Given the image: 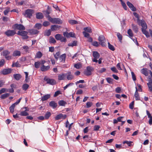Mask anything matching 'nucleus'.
Returning <instances> with one entry per match:
<instances>
[{
  "label": "nucleus",
  "instance_id": "nucleus-1",
  "mask_svg": "<svg viewBox=\"0 0 152 152\" xmlns=\"http://www.w3.org/2000/svg\"><path fill=\"white\" fill-rule=\"evenodd\" d=\"M10 52L9 51L5 50L3 51L1 54L4 56L7 60H9L12 58V56L10 55Z\"/></svg>",
  "mask_w": 152,
  "mask_h": 152
},
{
  "label": "nucleus",
  "instance_id": "nucleus-2",
  "mask_svg": "<svg viewBox=\"0 0 152 152\" xmlns=\"http://www.w3.org/2000/svg\"><path fill=\"white\" fill-rule=\"evenodd\" d=\"M48 20L53 23L60 24L62 23V20L59 18H52L50 17L48 18Z\"/></svg>",
  "mask_w": 152,
  "mask_h": 152
},
{
  "label": "nucleus",
  "instance_id": "nucleus-3",
  "mask_svg": "<svg viewBox=\"0 0 152 152\" xmlns=\"http://www.w3.org/2000/svg\"><path fill=\"white\" fill-rule=\"evenodd\" d=\"M137 22L142 27V30L146 29L147 28V26L144 20H140L139 19L137 20Z\"/></svg>",
  "mask_w": 152,
  "mask_h": 152
},
{
  "label": "nucleus",
  "instance_id": "nucleus-4",
  "mask_svg": "<svg viewBox=\"0 0 152 152\" xmlns=\"http://www.w3.org/2000/svg\"><path fill=\"white\" fill-rule=\"evenodd\" d=\"M92 53L94 58L92 59V61L93 62L97 63L98 62L97 59L99 58L100 57L99 54L96 51H94Z\"/></svg>",
  "mask_w": 152,
  "mask_h": 152
},
{
  "label": "nucleus",
  "instance_id": "nucleus-5",
  "mask_svg": "<svg viewBox=\"0 0 152 152\" xmlns=\"http://www.w3.org/2000/svg\"><path fill=\"white\" fill-rule=\"evenodd\" d=\"M34 13V11L31 9L27 10L25 12V16L28 18H30Z\"/></svg>",
  "mask_w": 152,
  "mask_h": 152
},
{
  "label": "nucleus",
  "instance_id": "nucleus-6",
  "mask_svg": "<svg viewBox=\"0 0 152 152\" xmlns=\"http://www.w3.org/2000/svg\"><path fill=\"white\" fill-rule=\"evenodd\" d=\"M93 70V68L90 66L87 67L86 69L84 72V74L87 76L90 75L91 74V72Z\"/></svg>",
  "mask_w": 152,
  "mask_h": 152
},
{
  "label": "nucleus",
  "instance_id": "nucleus-7",
  "mask_svg": "<svg viewBox=\"0 0 152 152\" xmlns=\"http://www.w3.org/2000/svg\"><path fill=\"white\" fill-rule=\"evenodd\" d=\"M13 28L14 29H17L19 30H24L25 27L21 24H15L13 26Z\"/></svg>",
  "mask_w": 152,
  "mask_h": 152
},
{
  "label": "nucleus",
  "instance_id": "nucleus-8",
  "mask_svg": "<svg viewBox=\"0 0 152 152\" xmlns=\"http://www.w3.org/2000/svg\"><path fill=\"white\" fill-rule=\"evenodd\" d=\"M16 34V31L14 30H8L5 32V34L8 37L12 36Z\"/></svg>",
  "mask_w": 152,
  "mask_h": 152
},
{
  "label": "nucleus",
  "instance_id": "nucleus-9",
  "mask_svg": "<svg viewBox=\"0 0 152 152\" xmlns=\"http://www.w3.org/2000/svg\"><path fill=\"white\" fill-rule=\"evenodd\" d=\"M44 80L47 82V83L50 85H54L56 84V81L54 79L44 78Z\"/></svg>",
  "mask_w": 152,
  "mask_h": 152
},
{
  "label": "nucleus",
  "instance_id": "nucleus-10",
  "mask_svg": "<svg viewBox=\"0 0 152 152\" xmlns=\"http://www.w3.org/2000/svg\"><path fill=\"white\" fill-rule=\"evenodd\" d=\"M98 39L101 45L102 46H104L106 45V44L105 43V40L104 36L103 35L100 36L99 37Z\"/></svg>",
  "mask_w": 152,
  "mask_h": 152
},
{
  "label": "nucleus",
  "instance_id": "nucleus-11",
  "mask_svg": "<svg viewBox=\"0 0 152 152\" xmlns=\"http://www.w3.org/2000/svg\"><path fill=\"white\" fill-rule=\"evenodd\" d=\"M66 117V115H63L62 114H59L57 115L55 117V119L58 120L61 119H65Z\"/></svg>",
  "mask_w": 152,
  "mask_h": 152
},
{
  "label": "nucleus",
  "instance_id": "nucleus-12",
  "mask_svg": "<svg viewBox=\"0 0 152 152\" xmlns=\"http://www.w3.org/2000/svg\"><path fill=\"white\" fill-rule=\"evenodd\" d=\"M127 4L130 9L133 11L135 12L136 11V8L129 1H128L127 2Z\"/></svg>",
  "mask_w": 152,
  "mask_h": 152
},
{
  "label": "nucleus",
  "instance_id": "nucleus-13",
  "mask_svg": "<svg viewBox=\"0 0 152 152\" xmlns=\"http://www.w3.org/2000/svg\"><path fill=\"white\" fill-rule=\"evenodd\" d=\"M146 112L148 117L149 118L148 121L149 124L150 125H151L152 124V116L148 110H147Z\"/></svg>",
  "mask_w": 152,
  "mask_h": 152
},
{
  "label": "nucleus",
  "instance_id": "nucleus-14",
  "mask_svg": "<svg viewBox=\"0 0 152 152\" xmlns=\"http://www.w3.org/2000/svg\"><path fill=\"white\" fill-rule=\"evenodd\" d=\"M66 77L65 74H61L58 75V80H64Z\"/></svg>",
  "mask_w": 152,
  "mask_h": 152
},
{
  "label": "nucleus",
  "instance_id": "nucleus-15",
  "mask_svg": "<svg viewBox=\"0 0 152 152\" xmlns=\"http://www.w3.org/2000/svg\"><path fill=\"white\" fill-rule=\"evenodd\" d=\"M136 91L134 94V96L136 100H139L140 97L139 96V94L138 92V90L137 87H135Z\"/></svg>",
  "mask_w": 152,
  "mask_h": 152
},
{
  "label": "nucleus",
  "instance_id": "nucleus-16",
  "mask_svg": "<svg viewBox=\"0 0 152 152\" xmlns=\"http://www.w3.org/2000/svg\"><path fill=\"white\" fill-rule=\"evenodd\" d=\"M50 106L51 107L53 108H55L57 106V104L54 101H51L49 104Z\"/></svg>",
  "mask_w": 152,
  "mask_h": 152
},
{
  "label": "nucleus",
  "instance_id": "nucleus-17",
  "mask_svg": "<svg viewBox=\"0 0 152 152\" xmlns=\"http://www.w3.org/2000/svg\"><path fill=\"white\" fill-rule=\"evenodd\" d=\"M60 26L56 25H52L51 29L52 31H57L59 29Z\"/></svg>",
  "mask_w": 152,
  "mask_h": 152
},
{
  "label": "nucleus",
  "instance_id": "nucleus-18",
  "mask_svg": "<svg viewBox=\"0 0 152 152\" xmlns=\"http://www.w3.org/2000/svg\"><path fill=\"white\" fill-rule=\"evenodd\" d=\"M11 72V69H4L2 71V73L3 75H7L10 73Z\"/></svg>",
  "mask_w": 152,
  "mask_h": 152
},
{
  "label": "nucleus",
  "instance_id": "nucleus-19",
  "mask_svg": "<svg viewBox=\"0 0 152 152\" xmlns=\"http://www.w3.org/2000/svg\"><path fill=\"white\" fill-rule=\"evenodd\" d=\"M50 68V67L49 66H45L44 65H42L41 67V70L42 71H45L48 70Z\"/></svg>",
  "mask_w": 152,
  "mask_h": 152
},
{
  "label": "nucleus",
  "instance_id": "nucleus-20",
  "mask_svg": "<svg viewBox=\"0 0 152 152\" xmlns=\"http://www.w3.org/2000/svg\"><path fill=\"white\" fill-rule=\"evenodd\" d=\"M66 55L65 54H64L60 56L59 57V60L61 62L65 61Z\"/></svg>",
  "mask_w": 152,
  "mask_h": 152
},
{
  "label": "nucleus",
  "instance_id": "nucleus-21",
  "mask_svg": "<svg viewBox=\"0 0 152 152\" xmlns=\"http://www.w3.org/2000/svg\"><path fill=\"white\" fill-rule=\"evenodd\" d=\"M50 97V94H48L45 95L42 97L41 100L42 101H45Z\"/></svg>",
  "mask_w": 152,
  "mask_h": 152
},
{
  "label": "nucleus",
  "instance_id": "nucleus-22",
  "mask_svg": "<svg viewBox=\"0 0 152 152\" xmlns=\"http://www.w3.org/2000/svg\"><path fill=\"white\" fill-rule=\"evenodd\" d=\"M21 55V53L20 51L18 50L14 51L12 53V56L15 57L17 56H20Z\"/></svg>",
  "mask_w": 152,
  "mask_h": 152
},
{
  "label": "nucleus",
  "instance_id": "nucleus-23",
  "mask_svg": "<svg viewBox=\"0 0 152 152\" xmlns=\"http://www.w3.org/2000/svg\"><path fill=\"white\" fill-rule=\"evenodd\" d=\"M141 72L145 76H147L148 75V72L146 68H143L141 70Z\"/></svg>",
  "mask_w": 152,
  "mask_h": 152
},
{
  "label": "nucleus",
  "instance_id": "nucleus-24",
  "mask_svg": "<svg viewBox=\"0 0 152 152\" xmlns=\"http://www.w3.org/2000/svg\"><path fill=\"white\" fill-rule=\"evenodd\" d=\"M36 18L38 19H41L43 18V14L40 12H38L36 14Z\"/></svg>",
  "mask_w": 152,
  "mask_h": 152
},
{
  "label": "nucleus",
  "instance_id": "nucleus-25",
  "mask_svg": "<svg viewBox=\"0 0 152 152\" xmlns=\"http://www.w3.org/2000/svg\"><path fill=\"white\" fill-rule=\"evenodd\" d=\"M28 110H27L26 109V110L24 111H22L20 112V115L21 116H26L28 115V113L26 112L27 111H28Z\"/></svg>",
  "mask_w": 152,
  "mask_h": 152
},
{
  "label": "nucleus",
  "instance_id": "nucleus-26",
  "mask_svg": "<svg viewBox=\"0 0 152 152\" xmlns=\"http://www.w3.org/2000/svg\"><path fill=\"white\" fill-rule=\"evenodd\" d=\"M148 82L147 83L148 88L152 87V80L150 77H148Z\"/></svg>",
  "mask_w": 152,
  "mask_h": 152
},
{
  "label": "nucleus",
  "instance_id": "nucleus-27",
  "mask_svg": "<svg viewBox=\"0 0 152 152\" xmlns=\"http://www.w3.org/2000/svg\"><path fill=\"white\" fill-rule=\"evenodd\" d=\"M39 32V31L35 29H32L30 30V32L32 34H38Z\"/></svg>",
  "mask_w": 152,
  "mask_h": 152
},
{
  "label": "nucleus",
  "instance_id": "nucleus-28",
  "mask_svg": "<svg viewBox=\"0 0 152 152\" xmlns=\"http://www.w3.org/2000/svg\"><path fill=\"white\" fill-rule=\"evenodd\" d=\"M27 32L26 31H18V34L19 35H21L22 36V37L23 36H25V35H27Z\"/></svg>",
  "mask_w": 152,
  "mask_h": 152
},
{
  "label": "nucleus",
  "instance_id": "nucleus-29",
  "mask_svg": "<svg viewBox=\"0 0 152 152\" xmlns=\"http://www.w3.org/2000/svg\"><path fill=\"white\" fill-rule=\"evenodd\" d=\"M12 67H20V65L19 64L18 61H17L15 63L13 62L12 65Z\"/></svg>",
  "mask_w": 152,
  "mask_h": 152
},
{
  "label": "nucleus",
  "instance_id": "nucleus-30",
  "mask_svg": "<svg viewBox=\"0 0 152 152\" xmlns=\"http://www.w3.org/2000/svg\"><path fill=\"white\" fill-rule=\"evenodd\" d=\"M68 75L67 76V78L69 80H71L74 78V76L73 75L71 74L70 72H69L68 73Z\"/></svg>",
  "mask_w": 152,
  "mask_h": 152
},
{
  "label": "nucleus",
  "instance_id": "nucleus-31",
  "mask_svg": "<svg viewBox=\"0 0 152 152\" xmlns=\"http://www.w3.org/2000/svg\"><path fill=\"white\" fill-rule=\"evenodd\" d=\"M14 78L17 80H19L21 78V76L19 74H15L13 75Z\"/></svg>",
  "mask_w": 152,
  "mask_h": 152
},
{
  "label": "nucleus",
  "instance_id": "nucleus-32",
  "mask_svg": "<svg viewBox=\"0 0 152 152\" xmlns=\"http://www.w3.org/2000/svg\"><path fill=\"white\" fill-rule=\"evenodd\" d=\"M10 95V94L9 93L4 94L1 95L0 97L1 99H4L9 96Z\"/></svg>",
  "mask_w": 152,
  "mask_h": 152
},
{
  "label": "nucleus",
  "instance_id": "nucleus-33",
  "mask_svg": "<svg viewBox=\"0 0 152 152\" xmlns=\"http://www.w3.org/2000/svg\"><path fill=\"white\" fill-rule=\"evenodd\" d=\"M69 22L72 25L80 23V22H78L77 21L73 20H69Z\"/></svg>",
  "mask_w": 152,
  "mask_h": 152
},
{
  "label": "nucleus",
  "instance_id": "nucleus-34",
  "mask_svg": "<svg viewBox=\"0 0 152 152\" xmlns=\"http://www.w3.org/2000/svg\"><path fill=\"white\" fill-rule=\"evenodd\" d=\"M42 56V53L40 51H39L37 53L35 57L37 58H40Z\"/></svg>",
  "mask_w": 152,
  "mask_h": 152
},
{
  "label": "nucleus",
  "instance_id": "nucleus-35",
  "mask_svg": "<svg viewBox=\"0 0 152 152\" xmlns=\"http://www.w3.org/2000/svg\"><path fill=\"white\" fill-rule=\"evenodd\" d=\"M58 103L59 105L64 106L66 104V102L62 100L59 101L58 102Z\"/></svg>",
  "mask_w": 152,
  "mask_h": 152
},
{
  "label": "nucleus",
  "instance_id": "nucleus-36",
  "mask_svg": "<svg viewBox=\"0 0 152 152\" xmlns=\"http://www.w3.org/2000/svg\"><path fill=\"white\" fill-rule=\"evenodd\" d=\"M15 106V105L14 104H12V105L10 107V110L11 113H13L14 111V108Z\"/></svg>",
  "mask_w": 152,
  "mask_h": 152
},
{
  "label": "nucleus",
  "instance_id": "nucleus-37",
  "mask_svg": "<svg viewBox=\"0 0 152 152\" xmlns=\"http://www.w3.org/2000/svg\"><path fill=\"white\" fill-rule=\"evenodd\" d=\"M142 33L144 34L147 38L150 37V35L149 32L146 31V29L142 30Z\"/></svg>",
  "mask_w": 152,
  "mask_h": 152
},
{
  "label": "nucleus",
  "instance_id": "nucleus-38",
  "mask_svg": "<svg viewBox=\"0 0 152 152\" xmlns=\"http://www.w3.org/2000/svg\"><path fill=\"white\" fill-rule=\"evenodd\" d=\"M49 42L50 43H55L56 41L54 38L51 37H50L49 40Z\"/></svg>",
  "mask_w": 152,
  "mask_h": 152
},
{
  "label": "nucleus",
  "instance_id": "nucleus-39",
  "mask_svg": "<svg viewBox=\"0 0 152 152\" xmlns=\"http://www.w3.org/2000/svg\"><path fill=\"white\" fill-rule=\"evenodd\" d=\"M127 33L130 38L133 37V34L131 29H129L127 31Z\"/></svg>",
  "mask_w": 152,
  "mask_h": 152
},
{
  "label": "nucleus",
  "instance_id": "nucleus-40",
  "mask_svg": "<svg viewBox=\"0 0 152 152\" xmlns=\"http://www.w3.org/2000/svg\"><path fill=\"white\" fill-rule=\"evenodd\" d=\"M132 26L133 30L135 32V33H137L138 31V28L137 26L134 25V24H132Z\"/></svg>",
  "mask_w": 152,
  "mask_h": 152
},
{
  "label": "nucleus",
  "instance_id": "nucleus-41",
  "mask_svg": "<svg viewBox=\"0 0 152 152\" xmlns=\"http://www.w3.org/2000/svg\"><path fill=\"white\" fill-rule=\"evenodd\" d=\"M42 26V25L41 24L37 23L35 25L34 28L37 29H39L41 28Z\"/></svg>",
  "mask_w": 152,
  "mask_h": 152
},
{
  "label": "nucleus",
  "instance_id": "nucleus-42",
  "mask_svg": "<svg viewBox=\"0 0 152 152\" xmlns=\"http://www.w3.org/2000/svg\"><path fill=\"white\" fill-rule=\"evenodd\" d=\"M74 66L77 69H80L82 67V65L80 63L75 64L74 65Z\"/></svg>",
  "mask_w": 152,
  "mask_h": 152
},
{
  "label": "nucleus",
  "instance_id": "nucleus-43",
  "mask_svg": "<svg viewBox=\"0 0 152 152\" xmlns=\"http://www.w3.org/2000/svg\"><path fill=\"white\" fill-rule=\"evenodd\" d=\"M83 30L85 31L88 33H91L92 32L91 29L90 27H85L83 28Z\"/></svg>",
  "mask_w": 152,
  "mask_h": 152
},
{
  "label": "nucleus",
  "instance_id": "nucleus-44",
  "mask_svg": "<svg viewBox=\"0 0 152 152\" xmlns=\"http://www.w3.org/2000/svg\"><path fill=\"white\" fill-rule=\"evenodd\" d=\"M51 115V113L50 112H46L45 115V119H48Z\"/></svg>",
  "mask_w": 152,
  "mask_h": 152
},
{
  "label": "nucleus",
  "instance_id": "nucleus-45",
  "mask_svg": "<svg viewBox=\"0 0 152 152\" xmlns=\"http://www.w3.org/2000/svg\"><path fill=\"white\" fill-rule=\"evenodd\" d=\"M60 55V53L59 51L56 53L55 54H54V57L56 60H57L58 59V58L59 57V56Z\"/></svg>",
  "mask_w": 152,
  "mask_h": 152
},
{
  "label": "nucleus",
  "instance_id": "nucleus-46",
  "mask_svg": "<svg viewBox=\"0 0 152 152\" xmlns=\"http://www.w3.org/2000/svg\"><path fill=\"white\" fill-rule=\"evenodd\" d=\"M77 45V42L75 41H74L72 43H70L68 44V45L69 46L73 47V46H75Z\"/></svg>",
  "mask_w": 152,
  "mask_h": 152
},
{
  "label": "nucleus",
  "instance_id": "nucleus-47",
  "mask_svg": "<svg viewBox=\"0 0 152 152\" xmlns=\"http://www.w3.org/2000/svg\"><path fill=\"white\" fill-rule=\"evenodd\" d=\"M62 36L60 34H57L55 35V38L57 40H60Z\"/></svg>",
  "mask_w": 152,
  "mask_h": 152
},
{
  "label": "nucleus",
  "instance_id": "nucleus-48",
  "mask_svg": "<svg viewBox=\"0 0 152 152\" xmlns=\"http://www.w3.org/2000/svg\"><path fill=\"white\" fill-rule=\"evenodd\" d=\"M106 80L109 83L112 84L113 80L111 78L107 77L106 78Z\"/></svg>",
  "mask_w": 152,
  "mask_h": 152
},
{
  "label": "nucleus",
  "instance_id": "nucleus-49",
  "mask_svg": "<svg viewBox=\"0 0 152 152\" xmlns=\"http://www.w3.org/2000/svg\"><path fill=\"white\" fill-rule=\"evenodd\" d=\"M29 87V85L27 84H23L22 86L23 89L25 91Z\"/></svg>",
  "mask_w": 152,
  "mask_h": 152
},
{
  "label": "nucleus",
  "instance_id": "nucleus-50",
  "mask_svg": "<svg viewBox=\"0 0 152 152\" xmlns=\"http://www.w3.org/2000/svg\"><path fill=\"white\" fill-rule=\"evenodd\" d=\"M108 48L111 50L112 51H114L115 50V48L114 46L111 45L109 42L108 43Z\"/></svg>",
  "mask_w": 152,
  "mask_h": 152
},
{
  "label": "nucleus",
  "instance_id": "nucleus-51",
  "mask_svg": "<svg viewBox=\"0 0 152 152\" xmlns=\"http://www.w3.org/2000/svg\"><path fill=\"white\" fill-rule=\"evenodd\" d=\"M41 63L39 62H35L34 63V66L36 68H38L39 67V66L40 65Z\"/></svg>",
  "mask_w": 152,
  "mask_h": 152
},
{
  "label": "nucleus",
  "instance_id": "nucleus-52",
  "mask_svg": "<svg viewBox=\"0 0 152 152\" xmlns=\"http://www.w3.org/2000/svg\"><path fill=\"white\" fill-rule=\"evenodd\" d=\"M23 49L25 50V51L26 52H28L29 48L27 46H24L23 47Z\"/></svg>",
  "mask_w": 152,
  "mask_h": 152
},
{
  "label": "nucleus",
  "instance_id": "nucleus-53",
  "mask_svg": "<svg viewBox=\"0 0 152 152\" xmlns=\"http://www.w3.org/2000/svg\"><path fill=\"white\" fill-rule=\"evenodd\" d=\"M134 101L132 102L129 104V107L131 109H133L134 108Z\"/></svg>",
  "mask_w": 152,
  "mask_h": 152
},
{
  "label": "nucleus",
  "instance_id": "nucleus-54",
  "mask_svg": "<svg viewBox=\"0 0 152 152\" xmlns=\"http://www.w3.org/2000/svg\"><path fill=\"white\" fill-rule=\"evenodd\" d=\"M10 9L9 7L7 8V9L4 12V15H7V14L8 12L10 11Z\"/></svg>",
  "mask_w": 152,
  "mask_h": 152
},
{
  "label": "nucleus",
  "instance_id": "nucleus-55",
  "mask_svg": "<svg viewBox=\"0 0 152 152\" xmlns=\"http://www.w3.org/2000/svg\"><path fill=\"white\" fill-rule=\"evenodd\" d=\"M8 89H7L3 88L0 90V94L5 92H7Z\"/></svg>",
  "mask_w": 152,
  "mask_h": 152
},
{
  "label": "nucleus",
  "instance_id": "nucleus-56",
  "mask_svg": "<svg viewBox=\"0 0 152 152\" xmlns=\"http://www.w3.org/2000/svg\"><path fill=\"white\" fill-rule=\"evenodd\" d=\"M45 35L48 36H49L51 34V31L50 29L46 31L45 33Z\"/></svg>",
  "mask_w": 152,
  "mask_h": 152
},
{
  "label": "nucleus",
  "instance_id": "nucleus-57",
  "mask_svg": "<svg viewBox=\"0 0 152 152\" xmlns=\"http://www.w3.org/2000/svg\"><path fill=\"white\" fill-rule=\"evenodd\" d=\"M132 143V142L131 141H124L123 143L124 144L126 143L129 146H131V143Z\"/></svg>",
  "mask_w": 152,
  "mask_h": 152
},
{
  "label": "nucleus",
  "instance_id": "nucleus-58",
  "mask_svg": "<svg viewBox=\"0 0 152 152\" xmlns=\"http://www.w3.org/2000/svg\"><path fill=\"white\" fill-rule=\"evenodd\" d=\"M83 34L84 36L87 38L89 37L90 36V34H89L86 32L85 31H83Z\"/></svg>",
  "mask_w": 152,
  "mask_h": 152
},
{
  "label": "nucleus",
  "instance_id": "nucleus-59",
  "mask_svg": "<svg viewBox=\"0 0 152 152\" xmlns=\"http://www.w3.org/2000/svg\"><path fill=\"white\" fill-rule=\"evenodd\" d=\"M117 36L119 41H121L122 40V35L119 33H118L117 34Z\"/></svg>",
  "mask_w": 152,
  "mask_h": 152
},
{
  "label": "nucleus",
  "instance_id": "nucleus-60",
  "mask_svg": "<svg viewBox=\"0 0 152 152\" xmlns=\"http://www.w3.org/2000/svg\"><path fill=\"white\" fill-rule=\"evenodd\" d=\"M121 2V4L123 7V8L125 10H127V7L126 4H125V3L123 2V1H122Z\"/></svg>",
  "mask_w": 152,
  "mask_h": 152
},
{
  "label": "nucleus",
  "instance_id": "nucleus-61",
  "mask_svg": "<svg viewBox=\"0 0 152 152\" xmlns=\"http://www.w3.org/2000/svg\"><path fill=\"white\" fill-rule=\"evenodd\" d=\"M73 84V83H70L67 84L63 88L64 90H65L69 86L72 85Z\"/></svg>",
  "mask_w": 152,
  "mask_h": 152
},
{
  "label": "nucleus",
  "instance_id": "nucleus-62",
  "mask_svg": "<svg viewBox=\"0 0 152 152\" xmlns=\"http://www.w3.org/2000/svg\"><path fill=\"white\" fill-rule=\"evenodd\" d=\"M100 128V126L99 125H95L94 126V131H98Z\"/></svg>",
  "mask_w": 152,
  "mask_h": 152
},
{
  "label": "nucleus",
  "instance_id": "nucleus-63",
  "mask_svg": "<svg viewBox=\"0 0 152 152\" xmlns=\"http://www.w3.org/2000/svg\"><path fill=\"white\" fill-rule=\"evenodd\" d=\"M92 105V103L91 102H88L86 103V107L89 108Z\"/></svg>",
  "mask_w": 152,
  "mask_h": 152
},
{
  "label": "nucleus",
  "instance_id": "nucleus-64",
  "mask_svg": "<svg viewBox=\"0 0 152 152\" xmlns=\"http://www.w3.org/2000/svg\"><path fill=\"white\" fill-rule=\"evenodd\" d=\"M50 25V23L48 21H45L43 22V25L45 26H47Z\"/></svg>",
  "mask_w": 152,
  "mask_h": 152
}]
</instances>
